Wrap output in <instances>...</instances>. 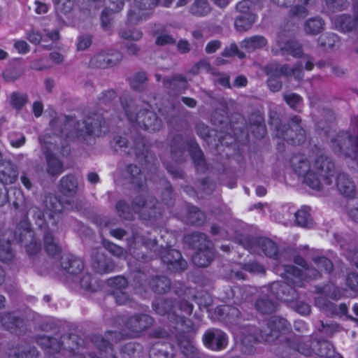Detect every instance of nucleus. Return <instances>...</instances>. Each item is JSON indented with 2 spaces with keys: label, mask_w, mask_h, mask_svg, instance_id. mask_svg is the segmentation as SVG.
Returning <instances> with one entry per match:
<instances>
[{
  "label": "nucleus",
  "mask_w": 358,
  "mask_h": 358,
  "mask_svg": "<svg viewBox=\"0 0 358 358\" xmlns=\"http://www.w3.org/2000/svg\"><path fill=\"white\" fill-rule=\"evenodd\" d=\"M290 166L293 171L303 178L304 182L313 189L321 190L332 183L334 164L320 150L293 155Z\"/></svg>",
  "instance_id": "1"
},
{
  "label": "nucleus",
  "mask_w": 358,
  "mask_h": 358,
  "mask_svg": "<svg viewBox=\"0 0 358 358\" xmlns=\"http://www.w3.org/2000/svg\"><path fill=\"white\" fill-rule=\"evenodd\" d=\"M318 270L306 267L304 259L300 257L295 258L294 262L301 266L302 269L296 268L293 266H285L284 272L280 273L285 282H275L271 285V292L278 299L289 301L287 296L294 294L292 285L301 286L302 280L306 278H317L321 272L329 273L333 269V264L329 259L324 257L313 259Z\"/></svg>",
  "instance_id": "2"
},
{
  "label": "nucleus",
  "mask_w": 358,
  "mask_h": 358,
  "mask_svg": "<svg viewBox=\"0 0 358 358\" xmlns=\"http://www.w3.org/2000/svg\"><path fill=\"white\" fill-rule=\"evenodd\" d=\"M44 212L36 206L31 207L28 213L31 215L36 224L44 231V243L47 252L52 256L58 254L61 249L56 243L52 236L58 229V223L60 221V214L64 210L62 202L55 196L48 194L43 199Z\"/></svg>",
  "instance_id": "3"
},
{
  "label": "nucleus",
  "mask_w": 358,
  "mask_h": 358,
  "mask_svg": "<svg viewBox=\"0 0 358 358\" xmlns=\"http://www.w3.org/2000/svg\"><path fill=\"white\" fill-rule=\"evenodd\" d=\"M288 329V322L277 316L271 317L266 326L259 331V336L255 335L254 327H243L235 332V339L240 341L246 348L252 346L257 341L271 342L278 336L280 331Z\"/></svg>",
  "instance_id": "4"
},
{
  "label": "nucleus",
  "mask_w": 358,
  "mask_h": 358,
  "mask_svg": "<svg viewBox=\"0 0 358 358\" xmlns=\"http://www.w3.org/2000/svg\"><path fill=\"white\" fill-rule=\"evenodd\" d=\"M328 135L330 137V146L336 155L349 158L358 164V136H352L346 131L336 134L329 131Z\"/></svg>",
  "instance_id": "5"
},
{
  "label": "nucleus",
  "mask_w": 358,
  "mask_h": 358,
  "mask_svg": "<svg viewBox=\"0 0 358 358\" xmlns=\"http://www.w3.org/2000/svg\"><path fill=\"white\" fill-rule=\"evenodd\" d=\"M121 103L125 115L129 120L131 122H136L139 127L149 131H158L162 127L161 120L157 118L153 111L150 110L149 105L145 104L143 109H141L136 115H131V110L134 109L136 110L133 104V101L131 100L129 103H124L122 99Z\"/></svg>",
  "instance_id": "6"
},
{
  "label": "nucleus",
  "mask_w": 358,
  "mask_h": 358,
  "mask_svg": "<svg viewBox=\"0 0 358 358\" xmlns=\"http://www.w3.org/2000/svg\"><path fill=\"white\" fill-rule=\"evenodd\" d=\"M301 121V118L295 115L291 119L290 124L281 126L278 125L277 119L271 117V124L275 126L278 138L292 145H300L305 142L306 138V132L300 124Z\"/></svg>",
  "instance_id": "7"
},
{
  "label": "nucleus",
  "mask_w": 358,
  "mask_h": 358,
  "mask_svg": "<svg viewBox=\"0 0 358 358\" xmlns=\"http://www.w3.org/2000/svg\"><path fill=\"white\" fill-rule=\"evenodd\" d=\"M173 0H134L128 12V21L137 24L145 20L149 16V10L159 3L164 7H170Z\"/></svg>",
  "instance_id": "8"
},
{
  "label": "nucleus",
  "mask_w": 358,
  "mask_h": 358,
  "mask_svg": "<svg viewBox=\"0 0 358 358\" xmlns=\"http://www.w3.org/2000/svg\"><path fill=\"white\" fill-rule=\"evenodd\" d=\"M191 238L194 247L198 250L192 256L193 263L200 267L208 266L214 257L211 242L201 233L192 234Z\"/></svg>",
  "instance_id": "9"
},
{
  "label": "nucleus",
  "mask_w": 358,
  "mask_h": 358,
  "mask_svg": "<svg viewBox=\"0 0 358 358\" xmlns=\"http://www.w3.org/2000/svg\"><path fill=\"white\" fill-rule=\"evenodd\" d=\"M256 10L257 6L250 0H243L237 3L238 15L235 19L234 26L238 31L245 32L252 28L257 18Z\"/></svg>",
  "instance_id": "10"
},
{
  "label": "nucleus",
  "mask_w": 358,
  "mask_h": 358,
  "mask_svg": "<svg viewBox=\"0 0 358 358\" xmlns=\"http://www.w3.org/2000/svg\"><path fill=\"white\" fill-rule=\"evenodd\" d=\"M154 310L159 315L168 314L169 317L176 316L177 320L184 323V318L190 315L193 310L192 304L187 301H182L173 306L171 301H160L153 303Z\"/></svg>",
  "instance_id": "11"
},
{
  "label": "nucleus",
  "mask_w": 358,
  "mask_h": 358,
  "mask_svg": "<svg viewBox=\"0 0 358 358\" xmlns=\"http://www.w3.org/2000/svg\"><path fill=\"white\" fill-rule=\"evenodd\" d=\"M266 73L269 76L268 86L273 92H278L282 87V83L279 80L280 75H293L296 79H301L303 76L301 68L289 69L287 66H280L278 64H271L267 67Z\"/></svg>",
  "instance_id": "12"
},
{
  "label": "nucleus",
  "mask_w": 358,
  "mask_h": 358,
  "mask_svg": "<svg viewBox=\"0 0 358 358\" xmlns=\"http://www.w3.org/2000/svg\"><path fill=\"white\" fill-rule=\"evenodd\" d=\"M42 150L45 155L47 162V172L50 176H57L63 171L62 162L56 157L53 152L58 150L55 141L50 136L40 138Z\"/></svg>",
  "instance_id": "13"
},
{
  "label": "nucleus",
  "mask_w": 358,
  "mask_h": 358,
  "mask_svg": "<svg viewBox=\"0 0 358 358\" xmlns=\"http://www.w3.org/2000/svg\"><path fill=\"white\" fill-rule=\"evenodd\" d=\"M122 337V334L117 331H108L104 338L100 336H95L93 342L99 350V355H92L91 358H109L108 353H112L113 349L108 340L116 343L120 341Z\"/></svg>",
  "instance_id": "14"
},
{
  "label": "nucleus",
  "mask_w": 358,
  "mask_h": 358,
  "mask_svg": "<svg viewBox=\"0 0 358 358\" xmlns=\"http://www.w3.org/2000/svg\"><path fill=\"white\" fill-rule=\"evenodd\" d=\"M204 345L213 351H220L226 348L228 344L227 334L217 329L207 330L203 336Z\"/></svg>",
  "instance_id": "15"
},
{
  "label": "nucleus",
  "mask_w": 358,
  "mask_h": 358,
  "mask_svg": "<svg viewBox=\"0 0 358 358\" xmlns=\"http://www.w3.org/2000/svg\"><path fill=\"white\" fill-rule=\"evenodd\" d=\"M157 201L153 198L145 201L143 195H141L136 198L133 202L132 211L140 214L143 219L149 217H156L157 213L161 214L159 211H157Z\"/></svg>",
  "instance_id": "16"
},
{
  "label": "nucleus",
  "mask_w": 358,
  "mask_h": 358,
  "mask_svg": "<svg viewBox=\"0 0 358 358\" xmlns=\"http://www.w3.org/2000/svg\"><path fill=\"white\" fill-rule=\"evenodd\" d=\"M100 133V122L98 120L88 117L83 122H77L76 128L74 131H70L67 134V137L70 138L75 137L85 138V135H99Z\"/></svg>",
  "instance_id": "17"
},
{
  "label": "nucleus",
  "mask_w": 358,
  "mask_h": 358,
  "mask_svg": "<svg viewBox=\"0 0 358 358\" xmlns=\"http://www.w3.org/2000/svg\"><path fill=\"white\" fill-rule=\"evenodd\" d=\"M152 322V318L148 315H136L131 317L126 323V328L129 331L127 336H138L142 331L149 328Z\"/></svg>",
  "instance_id": "18"
},
{
  "label": "nucleus",
  "mask_w": 358,
  "mask_h": 358,
  "mask_svg": "<svg viewBox=\"0 0 358 358\" xmlns=\"http://www.w3.org/2000/svg\"><path fill=\"white\" fill-rule=\"evenodd\" d=\"M21 226L23 229L19 234H15V239L24 245L28 253H36L41 250V244L34 239L33 232L27 222H22Z\"/></svg>",
  "instance_id": "19"
},
{
  "label": "nucleus",
  "mask_w": 358,
  "mask_h": 358,
  "mask_svg": "<svg viewBox=\"0 0 358 358\" xmlns=\"http://www.w3.org/2000/svg\"><path fill=\"white\" fill-rule=\"evenodd\" d=\"M355 18L351 20L350 16L339 15L332 18V22L336 29L342 32L355 31L358 32V3L354 6Z\"/></svg>",
  "instance_id": "20"
},
{
  "label": "nucleus",
  "mask_w": 358,
  "mask_h": 358,
  "mask_svg": "<svg viewBox=\"0 0 358 358\" xmlns=\"http://www.w3.org/2000/svg\"><path fill=\"white\" fill-rule=\"evenodd\" d=\"M95 7L106 5L101 13V20L103 27H107L110 22V15L113 13L121 10L124 6L123 0H94Z\"/></svg>",
  "instance_id": "21"
},
{
  "label": "nucleus",
  "mask_w": 358,
  "mask_h": 358,
  "mask_svg": "<svg viewBox=\"0 0 358 358\" xmlns=\"http://www.w3.org/2000/svg\"><path fill=\"white\" fill-rule=\"evenodd\" d=\"M122 59V54L115 50L110 52H101L93 57L90 60L92 66L99 68H107L116 65Z\"/></svg>",
  "instance_id": "22"
},
{
  "label": "nucleus",
  "mask_w": 358,
  "mask_h": 358,
  "mask_svg": "<svg viewBox=\"0 0 358 358\" xmlns=\"http://www.w3.org/2000/svg\"><path fill=\"white\" fill-rule=\"evenodd\" d=\"M162 262L171 271H182L187 267V263L182 259L179 251L173 249H168L162 255Z\"/></svg>",
  "instance_id": "23"
},
{
  "label": "nucleus",
  "mask_w": 358,
  "mask_h": 358,
  "mask_svg": "<svg viewBox=\"0 0 358 358\" xmlns=\"http://www.w3.org/2000/svg\"><path fill=\"white\" fill-rule=\"evenodd\" d=\"M273 3L280 7H288L293 5L290 13L293 17L303 18L308 15L306 6L310 0H271Z\"/></svg>",
  "instance_id": "24"
},
{
  "label": "nucleus",
  "mask_w": 358,
  "mask_h": 358,
  "mask_svg": "<svg viewBox=\"0 0 358 358\" xmlns=\"http://www.w3.org/2000/svg\"><path fill=\"white\" fill-rule=\"evenodd\" d=\"M92 265L94 269L100 273H109L113 268V264L106 257L103 248H97L92 251Z\"/></svg>",
  "instance_id": "25"
},
{
  "label": "nucleus",
  "mask_w": 358,
  "mask_h": 358,
  "mask_svg": "<svg viewBox=\"0 0 358 358\" xmlns=\"http://www.w3.org/2000/svg\"><path fill=\"white\" fill-rule=\"evenodd\" d=\"M336 185L341 194L348 197L353 196L355 194V185L345 173H341L337 176Z\"/></svg>",
  "instance_id": "26"
},
{
  "label": "nucleus",
  "mask_w": 358,
  "mask_h": 358,
  "mask_svg": "<svg viewBox=\"0 0 358 358\" xmlns=\"http://www.w3.org/2000/svg\"><path fill=\"white\" fill-rule=\"evenodd\" d=\"M268 43L266 38L261 35H254L250 37L245 38L241 42V48L248 52H252L257 50L261 49L266 46Z\"/></svg>",
  "instance_id": "27"
},
{
  "label": "nucleus",
  "mask_w": 358,
  "mask_h": 358,
  "mask_svg": "<svg viewBox=\"0 0 358 358\" xmlns=\"http://www.w3.org/2000/svg\"><path fill=\"white\" fill-rule=\"evenodd\" d=\"M62 267L69 273L72 275L78 274L83 268V261L71 255H65L62 257Z\"/></svg>",
  "instance_id": "28"
},
{
  "label": "nucleus",
  "mask_w": 358,
  "mask_h": 358,
  "mask_svg": "<svg viewBox=\"0 0 358 358\" xmlns=\"http://www.w3.org/2000/svg\"><path fill=\"white\" fill-rule=\"evenodd\" d=\"M276 43L283 55H290L295 57L302 55L301 46L296 41H284L279 36Z\"/></svg>",
  "instance_id": "29"
},
{
  "label": "nucleus",
  "mask_w": 358,
  "mask_h": 358,
  "mask_svg": "<svg viewBox=\"0 0 358 358\" xmlns=\"http://www.w3.org/2000/svg\"><path fill=\"white\" fill-rule=\"evenodd\" d=\"M187 152L192 157L195 166L199 171L205 170V162L203 154L198 145L194 141H190L187 143Z\"/></svg>",
  "instance_id": "30"
},
{
  "label": "nucleus",
  "mask_w": 358,
  "mask_h": 358,
  "mask_svg": "<svg viewBox=\"0 0 358 358\" xmlns=\"http://www.w3.org/2000/svg\"><path fill=\"white\" fill-rule=\"evenodd\" d=\"M78 181L73 176L68 175L62 178L59 184L60 192L66 196H73L77 192Z\"/></svg>",
  "instance_id": "31"
},
{
  "label": "nucleus",
  "mask_w": 358,
  "mask_h": 358,
  "mask_svg": "<svg viewBox=\"0 0 358 358\" xmlns=\"http://www.w3.org/2000/svg\"><path fill=\"white\" fill-rule=\"evenodd\" d=\"M324 27V22L319 17H311L307 20L303 25V30L308 34L317 35L320 33Z\"/></svg>",
  "instance_id": "32"
},
{
  "label": "nucleus",
  "mask_w": 358,
  "mask_h": 358,
  "mask_svg": "<svg viewBox=\"0 0 358 358\" xmlns=\"http://www.w3.org/2000/svg\"><path fill=\"white\" fill-rule=\"evenodd\" d=\"M211 11V7L207 0H194L189 7V13L197 17H203Z\"/></svg>",
  "instance_id": "33"
},
{
  "label": "nucleus",
  "mask_w": 358,
  "mask_h": 358,
  "mask_svg": "<svg viewBox=\"0 0 358 358\" xmlns=\"http://www.w3.org/2000/svg\"><path fill=\"white\" fill-rule=\"evenodd\" d=\"M173 350L169 344H156L150 350V358H172Z\"/></svg>",
  "instance_id": "34"
},
{
  "label": "nucleus",
  "mask_w": 358,
  "mask_h": 358,
  "mask_svg": "<svg viewBox=\"0 0 358 358\" xmlns=\"http://www.w3.org/2000/svg\"><path fill=\"white\" fill-rule=\"evenodd\" d=\"M178 345L182 353L190 358H197V350L195 348L193 341L186 336H182L178 341Z\"/></svg>",
  "instance_id": "35"
},
{
  "label": "nucleus",
  "mask_w": 358,
  "mask_h": 358,
  "mask_svg": "<svg viewBox=\"0 0 358 358\" xmlns=\"http://www.w3.org/2000/svg\"><path fill=\"white\" fill-rule=\"evenodd\" d=\"M0 323L4 328L15 331L22 324V321L13 314L6 313L0 315Z\"/></svg>",
  "instance_id": "36"
},
{
  "label": "nucleus",
  "mask_w": 358,
  "mask_h": 358,
  "mask_svg": "<svg viewBox=\"0 0 358 358\" xmlns=\"http://www.w3.org/2000/svg\"><path fill=\"white\" fill-rule=\"evenodd\" d=\"M319 349L317 358H341L336 353L332 344L327 341L319 343Z\"/></svg>",
  "instance_id": "37"
},
{
  "label": "nucleus",
  "mask_w": 358,
  "mask_h": 358,
  "mask_svg": "<svg viewBox=\"0 0 358 358\" xmlns=\"http://www.w3.org/2000/svg\"><path fill=\"white\" fill-rule=\"evenodd\" d=\"M150 285L155 292L162 294L169 290L171 282L167 278L163 276L152 279Z\"/></svg>",
  "instance_id": "38"
},
{
  "label": "nucleus",
  "mask_w": 358,
  "mask_h": 358,
  "mask_svg": "<svg viewBox=\"0 0 358 358\" xmlns=\"http://www.w3.org/2000/svg\"><path fill=\"white\" fill-rule=\"evenodd\" d=\"M17 178V172L11 165L6 166L3 170L0 169V180L3 184H13Z\"/></svg>",
  "instance_id": "39"
},
{
  "label": "nucleus",
  "mask_w": 358,
  "mask_h": 358,
  "mask_svg": "<svg viewBox=\"0 0 358 358\" xmlns=\"http://www.w3.org/2000/svg\"><path fill=\"white\" fill-rule=\"evenodd\" d=\"M296 222L301 227H309L312 224L310 208L303 207L295 213Z\"/></svg>",
  "instance_id": "40"
},
{
  "label": "nucleus",
  "mask_w": 358,
  "mask_h": 358,
  "mask_svg": "<svg viewBox=\"0 0 358 358\" xmlns=\"http://www.w3.org/2000/svg\"><path fill=\"white\" fill-rule=\"evenodd\" d=\"M258 245L266 256L269 257L276 256L278 248L272 241L267 238H261L258 241Z\"/></svg>",
  "instance_id": "41"
},
{
  "label": "nucleus",
  "mask_w": 358,
  "mask_h": 358,
  "mask_svg": "<svg viewBox=\"0 0 358 358\" xmlns=\"http://www.w3.org/2000/svg\"><path fill=\"white\" fill-rule=\"evenodd\" d=\"M37 343L42 348L49 349L51 352H57L61 349V344L56 338L42 336L38 338Z\"/></svg>",
  "instance_id": "42"
},
{
  "label": "nucleus",
  "mask_w": 358,
  "mask_h": 358,
  "mask_svg": "<svg viewBox=\"0 0 358 358\" xmlns=\"http://www.w3.org/2000/svg\"><path fill=\"white\" fill-rule=\"evenodd\" d=\"M164 83L166 87L178 91L185 89L187 86V80L182 76H176L171 79L164 80Z\"/></svg>",
  "instance_id": "43"
},
{
  "label": "nucleus",
  "mask_w": 358,
  "mask_h": 358,
  "mask_svg": "<svg viewBox=\"0 0 358 358\" xmlns=\"http://www.w3.org/2000/svg\"><path fill=\"white\" fill-rule=\"evenodd\" d=\"M277 303L266 299H260L256 303V308L262 313H271L275 310Z\"/></svg>",
  "instance_id": "44"
},
{
  "label": "nucleus",
  "mask_w": 358,
  "mask_h": 358,
  "mask_svg": "<svg viewBox=\"0 0 358 358\" xmlns=\"http://www.w3.org/2000/svg\"><path fill=\"white\" fill-rule=\"evenodd\" d=\"M250 130L257 138H262L266 134L263 118L260 115H255V122L250 125Z\"/></svg>",
  "instance_id": "45"
},
{
  "label": "nucleus",
  "mask_w": 358,
  "mask_h": 358,
  "mask_svg": "<svg viewBox=\"0 0 358 358\" xmlns=\"http://www.w3.org/2000/svg\"><path fill=\"white\" fill-rule=\"evenodd\" d=\"M127 172L131 176V182L136 184L139 188H143L142 182V174L139 168L136 165H129L127 167Z\"/></svg>",
  "instance_id": "46"
},
{
  "label": "nucleus",
  "mask_w": 358,
  "mask_h": 358,
  "mask_svg": "<svg viewBox=\"0 0 358 358\" xmlns=\"http://www.w3.org/2000/svg\"><path fill=\"white\" fill-rule=\"evenodd\" d=\"M56 10L58 13H69L74 6V0H54Z\"/></svg>",
  "instance_id": "47"
},
{
  "label": "nucleus",
  "mask_w": 358,
  "mask_h": 358,
  "mask_svg": "<svg viewBox=\"0 0 358 358\" xmlns=\"http://www.w3.org/2000/svg\"><path fill=\"white\" fill-rule=\"evenodd\" d=\"M120 35L122 38L128 39V40H133V41H138L142 37V32L136 29H122L120 32Z\"/></svg>",
  "instance_id": "48"
},
{
  "label": "nucleus",
  "mask_w": 358,
  "mask_h": 358,
  "mask_svg": "<svg viewBox=\"0 0 358 358\" xmlns=\"http://www.w3.org/2000/svg\"><path fill=\"white\" fill-rule=\"evenodd\" d=\"M13 256L9 242H0V260L9 262L12 259Z\"/></svg>",
  "instance_id": "49"
},
{
  "label": "nucleus",
  "mask_w": 358,
  "mask_h": 358,
  "mask_svg": "<svg viewBox=\"0 0 358 358\" xmlns=\"http://www.w3.org/2000/svg\"><path fill=\"white\" fill-rule=\"evenodd\" d=\"M205 218V215L203 212L199 210L197 208L193 206L189 210V220L192 224H200Z\"/></svg>",
  "instance_id": "50"
},
{
  "label": "nucleus",
  "mask_w": 358,
  "mask_h": 358,
  "mask_svg": "<svg viewBox=\"0 0 358 358\" xmlns=\"http://www.w3.org/2000/svg\"><path fill=\"white\" fill-rule=\"evenodd\" d=\"M284 99L291 108L295 110H298L301 107L302 99L298 94H290L285 95Z\"/></svg>",
  "instance_id": "51"
},
{
  "label": "nucleus",
  "mask_w": 358,
  "mask_h": 358,
  "mask_svg": "<svg viewBox=\"0 0 358 358\" xmlns=\"http://www.w3.org/2000/svg\"><path fill=\"white\" fill-rule=\"evenodd\" d=\"M105 248L110 252L114 256H116L120 258H125L127 256V252L124 250L121 247L112 243H108L105 244Z\"/></svg>",
  "instance_id": "52"
},
{
  "label": "nucleus",
  "mask_w": 358,
  "mask_h": 358,
  "mask_svg": "<svg viewBox=\"0 0 358 358\" xmlns=\"http://www.w3.org/2000/svg\"><path fill=\"white\" fill-rule=\"evenodd\" d=\"M96 282L92 278L89 273L83 275L80 280L81 287L87 290L95 291Z\"/></svg>",
  "instance_id": "53"
},
{
  "label": "nucleus",
  "mask_w": 358,
  "mask_h": 358,
  "mask_svg": "<svg viewBox=\"0 0 358 358\" xmlns=\"http://www.w3.org/2000/svg\"><path fill=\"white\" fill-rule=\"evenodd\" d=\"M27 97L24 94L13 93L11 95V104L17 108H21L27 102Z\"/></svg>",
  "instance_id": "54"
},
{
  "label": "nucleus",
  "mask_w": 358,
  "mask_h": 358,
  "mask_svg": "<svg viewBox=\"0 0 358 358\" xmlns=\"http://www.w3.org/2000/svg\"><path fill=\"white\" fill-rule=\"evenodd\" d=\"M210 69V64L206 61H200L194 64L189 70V73L192 75H197L202 72H207Z\"/></svg>",
  "instance_id": "55"
},
{
  "label": "nucleus",
  "mask_w": 358,
  "mask_h": 358,
  "mask_svg": "<svg viewBox=\"0 0 358 358\" xmlns=\"http://www.w3.org/2000/svg\"><path fill=\"white\" fill-rule=\"evenodd\" d=\"M117 210L120 217L124 219H129L131 216V208L122 201H120L116 205Z\"/></svg>",
  "instance_id": "56"
},
{
  "label": "nucleus",
  "mask_w": 358,
  "mask_h": 358,
  "mask_svg": "<svg viewBox=\"0 0 358 358\" xmlns=\"http://www.w3.org/2000/svg\"><path fill=\"white\" fill-rule=\"evenodd\" d=\"M291 307L302 315H307L310 313V306L304 302L296 301L292 303Z\"/></svg>",
  "instance_id": "57"
},
{
  "label": "nucleus",
  "mask_w": 358,
  "mask_h": 358,
  "mask_svg": "<svg viewBox=\"0 0 358 358\" xmlns=\"http://www.w3.org/2000/svg\"><path fill=\"white\" fill-rule=\"evenodd\" d=\"M108 283L110 286L114 287V291H122V289L127 285V280L122 276H117L109 280Z\"/></svg>",
  "instance_id": "58"
},
{
  "label": "nucleus",
  "mask_w": 358,
  "mask_h": 358,
  "mask_svg": "<svg viewBox=\"0 0 358 358\" xmlns=\"http://www.w3.org/2000/svg\"><path fill=\"white\" fill-rule=\"evenodd\" d=\"M147 80V77L145 73H136L131 81V85L134 89L140 90L143 84Z\"/></svg>",
  "instance_id": "59"
},
{
  "label": "nucleus",
  "mask_w": 358,
  "mask_h": 358,
  "mask_svg": "<svg viewBox=\"0 0 358 358\" xmlns=\"http://www.w3.org/2000/svg\"><path fill=\"white\" fill-rule=\"evenodd\" d=\"M348 215L355 222L358 223V200L350 202L348 205Z\"/></svg>",
  "instance_id": "60"
},
{
  "label": "nucleus",
  "mask_w": 358,
  "mask_h": 358,
  "mask_svg": "<svg viewBox=\"0 0 358 358\" xmlns=\"http://www.w3.org/2000/svg\"><path fill=\"white\" fill-rule=\"evenodd\" d=\"M136 350V346L133 343H126L123 348L121 350L120 352V355L122 358H127L130 357L131 355L134 353Z\"/></svg>",
  "instance_id": "61"
},
{
  "label": "nucleus",
  "mask_w": 358,
  "mask_h": 358,
  "mask_svg": "<svg viewBox=\"0 0 358 358\" xmlns=\"http://www.w3.org/2000/svg\"><path fill=\"white\" fill-rule=\"evenodd\" d=\"M337 36L335 34H328L322 36L320 38L321 46L331 48L334 46L335 41L337 40Z\"/></svg>",
  "instance_id": "62"
},
{
  "label": "nucleus",
  "mask_w": 358,
  "mask_h": 358,
  "mask_svg": "<svg viewBox=\"0 0 358 358\" xmlns=\"http://www.w3.org/2000/svg\"><path fill=\"white\" fill-rule=\"evenodd\" d=\"M9 139L10 145L14 148H20L25 143V137L21 134H11Z\"/></svg>",
  "instance_id": "63"
},
{
  "label": "nucleus",
  "mask_w": 358,
  "mask_h": 358,
  "mask_svg": "<svg viewBox=\"0 0 358 358\" xmlns=\"http://www.w3.org/2000/svg\"><path fill=\"white\" fill-rule=\"evenodd\" d=\"M299 350V349L295 348V344H291L289 342L286 344L284 350L280 353V356L282 358H292V356Z\"/></svg>",
  "instance_id": "64"
}]
</instances>
